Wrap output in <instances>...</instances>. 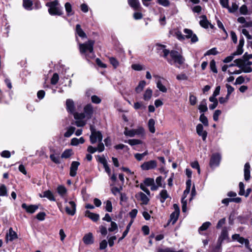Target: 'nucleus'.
<instances>
[{"mask_svg": "<svg viewBox=\"0 0 252 252\" xmlns=\"http://www.w3.org/2000/svg\"><path fill=\"white\" fill-rule=\"evenodd\" d=\"M94 113L92 105L87 104L84 108V113H74V118L76 120L75 125L78 127H83L87 124V120L91 119Z\"/></svg>", "mask_w": 252, "mask_h": 252, "instance_id": "f257e3e1", "label": "nucleus"}, {"mask_svg": "<svg viewBox=\"0 0 252 252\" xmlns=\"http://www.w3.org/2000/svg\"><path fill=\"white\" fill-rule=\"evenodd\" d=\"M94 41L92 40H89L84 43L79 44V48L80 53L85 56L86 59L89 61L90 59H93L94 57Z\"/></svg>", "mask_w": 252, "mask_h": 252, "instance_id": "f03ea898", "label": "nucleus"}, {"mask_svg": "<svg viewBox=\"0 0 252 252\" xmlns=\"http://www.w3.org/2000/svg\"><path fill=\"white\" fill-rule=\"evenodd\" d=\"M236 63V66L241 68L239 70H235L231 71L230 69L227 70V72L229 74H239L242 72L245 73H250L252 72V68L250 66H243L244 62L240 59H236L234 61Z\"/></svg>", "mask_w": 252, "mask_h": 252, "instance_id": "7ed1b4c3", "label": "nucleus"}, {"mask_svg": "<svg viewBox=\"0 0 252 252\" xmlns=\"http://www.w3.org/2000/svg\"><path fill=\"white\" fill-rule=\"evenodd\" d=\"M170 56L173 59V62L172 60H167V61L171 65L173 64V63H177L180 65H182L185 62V60L184 58L176 51H171Z\"/></svg>", "mask_w": 252, "mask_h": 252, "instance_id": "20e7f679", "label": "nucleus"}, {"mask_svg": "<svg viewBox=\"0 0 252 252\" xmlns=\"http://www.w3.org/2000/svg\"><path fill=\"white\" fill-rule=\"evenodd\" d=\"M58 4L59 3L57 0L46 3V6L49 7L48 12L50 15H61L62 14V11L57 7Z\"/></svg>", "mask_w": 252, "mask_h": 252, "instance_id": "39448f33", "label": "nucleus"}, {"mask_svg": "<svg viewBox=\"0 0 252 252\" xmlns=\"http://www.w3.org/2000/svg\"><path fill=\"white\" fill-rule=\"evenodd\" d=\"M91 134L90 135V141L92 144H94L96 142H100L102 140V135L99 131H96L93 126H90Z\"/></svg>", "mask_w": 252, "mask_h": 252, "instance_id": "423d86ee", "label": "nucleus"}, {"mask_svg": "<svg viewBox=\"0 0 252 252\" xmlns=\"http://www.w3.org/2000/svg\"><path fill=\"white\" fill-rule=\"evenodd\" d=\"M65 203H66L65 209L66 213L70 216H73L76 213V205L74 201H69L65 199Z\"/></svg>", "mask_w": 252, "mask_h": 252, "instance_id": "0eeeda50", "label": "nucleus"}, {"mask_svg": "<svg viewBox=\"0 0 252 252\" xmlns=\"http://www.w3.org/2000/svg\"><path fill=\"white\" fill-rule=\"evenodd\" d=\"M173 208L174 211L170 215L169 220L172 224H174L177 221L180 214V208L177 204H174L173 205Z\"/></svg>", "mask_w": 252, "mask_h": 252, "instance_id": "6e6552de", "label": "nucleus"}, {"mask_svg": "<svg viewBox=\"0 0 252 252\" xmlns=\"http://www.w3.org/2000/svg\"><path fill=\"white\" fill-rule=\"evenodd\" d=\"M221 156L219 153H215L212 155L210 160V165L211 167L218 166L220 163Z\"/></svg>", "mask_w": 252, "mask_h": 252, "instance_id": "1a4fd4ad", "label": "nucleus"}, {"mask_svg": "<svg viewBox=\"0 0 252 252\" xmlns=\"http://www.w3.org/2000/svg\"><path fill=\"white\" fill-rule=\"evenodd\" d=\"M157 166V161L154 160L144 162L141 165V168L143 170H149L155 168Z\"/></svg>", "mask_w": 252, "mask_h": 252, "instance_id": "9d476101", "label": "nucleus"}, {"mask_svg": "<svg viewBox=\"0 0 252 252\" xmlns=\"http://www.w3.org/2000/svg\"><path fill=\"white\" fill-rule=\"evenodd\" d=\"M184 33L186 34V37L187 38H191V41L192 43H195L198 41V37L195 34H193L191 30L188 29H185L184 30Z\"/></svg>", "mask_w": 252, "mask_h": 252, "instance_id": "9b49d317", "label": "nucleus"}, {"mask_svg": "<svg viewBox=\"0 0 252 252\" xmlns=\"http://www.w3.org/2000/svg\"><path fill=\"white\" fill-rule=\"evenodd\" d=\"M18 238V235L16 232H15L12 227L9 228L8 232L6 234V241L8 242V241H12Z\"/></svg>", "mask_w": 252, "mask_h": 252, "instance_id": "f8f14e48", "label": "nucleus"}, {"mask_svg": "<svg viewBox=\"0 0 252 252\" xmlns=\"http://www.w3.org/2000/svg\"><path fill=\"white\" fill-rule=\"evenodd\" d=\"M199 18L200 19L199 24L202 27L207 29L210 26L211 28H213V26L209 22L205 15H202Z\"/></svg>", "mask_w": 252, "mask_h": 252, "instance_id": "ddd939ff", "label": "nucleus"}, {"mask_svg": "<svg viewBox=\"0 0 252 252\" xmlns=\"http://www.w3.org/2000/svg\"><path fill=\"white\" fill-rule=\"evenodd\" d=\"M80 165V162L78 161H72L71 166L70 167V172L69 175L71 177H74L77 174V171L78 168V166Z\"/></svg>", "mask_w": 252, "mask_h": 252, "instance_id": "4468645a", "label": "nucleus"}, {"mask_svg": "<svg viewBox=\"0 0 252 252\" xmlns=\"http://www.w3.org/2000/svg\"><path fill=\"white\" fill-rule=\"evenodd\" d=\"M196 132L200 136L202 137V140L203 141L206 140L207 135V132L206 131L203 130V126L201 124H199L197 125Z\"/></svg>", "mask_w": 252, "mask_h": 252, "instance_id": "2eb2a0df", "label": "nucleus"}, {"mask_svg": "<svg viewBox=\"0 0 252 252\" xmlns=\"http://www.w3.org/2000/svg\"><path fill=\"white\" fill-rule=\"evenodd\" d=\"M22 207L25 209L28 213L31 214L33 213L38 208V207L37 205H27L26 203L22 204Z\"/></svg>", "mask_w": 252, "mask_h": 252, "instance_id": "dca6fc26", "label": "nucleus"}, {"mask_svg": "<svg viewBox=\"0 0 252 252\" xmlns=\"http://www.w3.org/2000/svg\"><path fill=\"white\" fill-rule=\"evenodd\" d=\"M66 109L70 113H74L75 108L73 101L71 99H67L66 101Z\"/></svg>", "mask_w": 252, "mask_h": 252, "instance_id": "f3484780", "label": "nucleus"}, {"mask_svg": "<svg viewBox=\"0 0 252 252\" xmlns=\"http://www.w3.org/2000/svg\"><path fill=\"white\" fill-rule=\"evenodd\" d=\"M85 216L90 218L94 221H96L99 220V216L97 214L91 212L90 211L87 210L85 213Z\"/></svg>", "mask_w": 252, "mask_h": 252, "instance_id": "a211bd4d", "label": "nucleus"}, {"mask_svg": "<svg viewBox=\"0 0 252 252\" xmlns=\"http://www.w3.org/2000/svg\"><path fill=\"white\" fill-rule=\"evenodd\" d=\"M250 165L249 163L247 162L245 163L244 165V178L246 181H248L250 180L251 177L250 174Z\"/></svg>", "mask_w": 252, "mask_h": 252, "instance_id": "6ab92c4d", "label": "nucleus"}, {"mask_svg": "<svg viewBox=\"0 0 252 252\" xmlns=\"http://www.w3.org/2000/svg\"><path fill=\"white\" fill-rule=\"evenodd\" d=\"M136 197L140 199L144 204H147L149 201V199L147 196L142 192H140L137 193Z\"/></svg>", "mask_w": 252, "mask_h": 252, "instance_id": "aec40b11", "label": "nucleus"}, {"mask_svg": "<svg viewBox=\"0 0 252 252\" xmlns=\"http://www.w3.org/2000/svg\"><path fill=\"white\" fill-rule=\"evenodd\" d=\"M128 4L134 10H139L141 7L138 0H127Z\"/></svg>", "mask_w": 252, "mask_h": 252, "instance_id": "412c9836", "label": "nucleus"}, {"mask_svg": "<svg viewBox=\"0 0 252 252\" xmlns=\"http://www.w3.org/2000/svg\"><path fill=\"white\" fill-rule=\"evenodd\" d=\"M83 242L87 245H90L93 243V236L92 233H89L84 236L83 238Z\"/></svg>", "mask_w": 252, "mask_h": 252, "instance_id": "4be33fe9", "label": "nucleus"}, {"mask_svg": "<svg viewBox=\"0 0 252 252\" xmlns=\"http://www.w3.org/2000/svg\"><path fill=\"white\" fill-rule=\"evenodd\" d=\"M39 196L40 197H46L50 201H55L56 200L53 194L49 190L45 191L43 192V195H42L41 194H40Z\"/></svg>", "mask_w": 252, "mask_h": 252, "instance_id": "5701e85b", "label": "nucleus"}, {"mask_svg": "<svg viewBox=\"0 0 252 252\" xmlns=\"http://www.w3.org/2000/svg\"><path fill=\"white\" fill-rule=\"evenodd\" d=\"M241 244H245L246 248L251 252H252V249L250 247V242L248 239H245L244 237H240L238 241Z\"/></svg>", "mask_w": 252, "mask_h": 252, "instance_id": "b1692460", "label": "nucleus"}, {"mask_svg": "<svg viewBox=\"0 0 252 252\" xmlns=\"http://www.w3.org/2000/svg\"><path fill=\"white\" fill-rule=\"evenodd\" d=\"M198 109L201 113H204L207 111L208 108L207 106V102L206 99H203L200 102V103L198 106Z\"/></svg>", "mask_w": 252, "mask_h": 252, "instance_id": "393cba45", "label": "nucleus"}, {"mask_svg": "<svg viewBox=\"0 0 252 252\" xmlns=\"http://www.w3.org/2000/svg\"><path fill=\"white\" fill-rule=\"evenodd\" d=\"M228 236V231L226 227L223 228L220 235L219 238V241H220L221 242L224 240L227 239Z\"/></svg>", "mask_w": 252, "mask_h": 252, "instance_id": "a878e982", "label": "nucleus"}, {"mask_svg": "<svg viewBox=\"0 0 252 252\" xmlns=\"http://www.w3.org/2000/svg\"><path fill=\"white\" fill-rule=\"evenodd\" d=\"M155 125V121L153 119H150L148 121V126L149 131L152 133H155L156 131Z\"/></svg>", "mask_w": 252, "mask_h": 252, "instance_id": "bb28decb", "label": "nucleus"}, {"mask_svg": "<svg viewBox=\"0 0 252 252\" xmlns=\"http://www.w3.org/2000/svg\"><path fill=\"white\" fill-rule=\"evenodd\" d=\"M76 32L80 37L82 38L87 37L86 34L81 29V26L79 24H77L76 26Z\"/></svg>", "mask_w": 252, "mask_h": 252, "instance_id": "cd10ccee", "label": "nucleus"}, {"mask_svg": "<svg viewBox=\"0 0 252 252\" xmlns=\"http://www.w3.org/2000/svg\"><path fill=\"white\" fill-rule=\"evenodd\" d=\"M152 90L150 88H148L144 93L143 95V99L146 101L149 100L152 96Z\"/></svg>", "mask_w": 252, "mask_h": 252, "instance_id": "c85d7f7f", "label": "nucleus"}, {"mask_svg": "<svg viewBox=\"0 0 252 252\" xmlns=\"http://www.w3.org/2000/svg\"><path fill=\"white\" fill-rule=\"evenodd\" d=\"M73 155V152L72 149H66L65 150L61 155L62 158H70Z\"/></svg>", "mask_w": 252, "mask_h": 252, "instance_id": "c756f323", "label": "nucleus"}, {"mask_svg": "<svg viewBox=\"0 0 252 252\" xmlns=\"http://www.w3.org/2000/svg\"><path fill=\"white\" fill-rule=\"evenodd\" d=\"M146 82L144 80L141 81L139 83L138 85L135 88V91L137 93H140L141 92L144 88L145 87L146 85Z\"/></svg>", "mask_w": 252, "mask_h": 252, "instance_id": "7c9ffc66", "label": "nucleus"}, {"mask_svg": "<svg viewBox=\"0 0 252 252\" xmlns=\"http://www.w3.org/2000/svg\"><path fill=\"white\" fill-rule=\"evenodd\" d=\"M124 133L126 136L131 137H134L136 135L134 129H128V128L126 127L125 128Z\"/></svg>", "mask_w": 252, "mask_h": 252, "instance_id": "2f4dec72", "label": "nucleus"}, {"mask_svg": "<svg viewBox=\"0 0 252 252\" xmlns=\"http://www.w3.org/2000/svg\"><path fill=\"white\" fill-rule=\"evenodd\" d=\"M64 7L68 16L72 15L74 14L72 12L71 4L69 2L65 3Z\"/></svg>", "mask_w": 252, "mask_h": 252, "instance_id": "473e14b6", "label": "nucleus"}, {"mask_svg": "<svg viewBox=\"0 0 252 252\" xmlns=\"http://www.w3.org/2000/svg\"><path fill=\"white\" fill-rule=\"evenodd\" d=\"M125 142L128 143L131 146L141 144L142 143V141L141 140L136 139H129L128 141L126 140L125 141Z\"/></svg>", "mask_w": 252, "mask_h": 252, "instance_id": "72a5a7b5", "label": "nucleus"}, {"mask_svg": "<svg viewBox=\"0 0 252 252\" xmlns=\"http://www.w3.org/2000/svg\"><path fill=\"white\" fill-rule=\"evenodd\" d=\"M160 196L161 197L160 201L161 203H163L165 200L169 197V195L166 190L163 189L160 192Z\"/></svg>", "mask_w": 252, "mask_h": 252, "instance_id": "f704fd0d", "label": "nucleus"}, {"mask_svg": "<svg viewBox=\"0 0 252 252\" xmlns=\"http://www.w3.org/2000/svg\"><path fill=\"white\" fill-rule=\"evenodd\" d=\"M220 3L222 7L227 8L229 12H232L229 6V0H220Z\"/></svg>", "mask_w": 252, "mask_h": 252, "instance_id": "c9c22d12", "label": "nucleus"}, {"mask_svg": "<svg viewBox=\"0 0 252 252\" xmlns=\"http://www.w3.org/2000/svg\"><path fill=\"white\" fill-rule=\"evenodd\" d=\"M50 158L56 164H60L61 163L60 157L55 154H51L50 155Z\"/></svg>", "mask_w": 252, "mask_h": 252, "instance_id": "e433bc0d", "label": "nucleus"}, {"mask_svg": "<svg viewBox=\"0 0 252 252\" xmlns=\"http://www.w3.org/2000/svg\"><path fill=\"white\" fill-rule=\"evenodd\" d=\"M32 5V0H23V6L27 10H31V7Z\"/></svg>", "mask_w": 252, "mask_h": 252, "instance_id": "4c0bfd02", "label": "nucleus"}, {"mask_svg": "<svg viewBox=\"0 0 252 252\" xmlns=\"http://www.w3.org/2000/svg\"><path fill=\"white\" fill-rule=\"evenodd\" d=\"M75 127L73 126H70L68 128L67 131L64 134V136L65 137H70L75 131Z\"/></svg>", "mask_w": 252, "mask_h": 252, "instance_id": "58836bf2", "label": "nucleus"}, {"mask_svg": "<svg viewBox=\"0 0 252 252\" xmlns=\"http://www.w3.org/2000/svg\"><path fill=\"white\" fill-rule=\"evenodd\" d=\"M66 191V188L63 186H60L57 188V191L61 196H63Z\"/></svg>", "mask_w": 252, "mask_h": 252, "instance_id": "ea45409f", "label": "nucleus"}, {"mask_svg": "<svg viewBox=\"0 0 252 252\" xmlns=\"http://www.w3.org/2000/svg\"><path fill=\"white\" fill-rule=\"evenodd\" d=\"M157 87L159 90L163 93H166L167 92V89L161 83L160 81H158L157 82Z\"/></svg>", "mask_w": 252, "mask_h": 252, "instance_id": "a19ab883", "label": "nucleus"}, {"mask_svg": "<svg viewBox=\"0 0 252 252\" xmlns=\"http://www.w3.org/2000/svg\"><path fill=\"white\" fill-rule=\"evenodd\" d=\"M135 134L139 136H144L145 135V130L142 127H139L137 129H134Z\"/></svg>", "mask_w": 252, "mask_h": 252, "instance_id": "79ce46f5", "label": "nucleus"}, {"mask_svg": "<svg viewBox=\"0 0 252 252\" xmlns=\"http://www.w3.org/2000/svg\"><path fill=\"white\" fill-rule=\"evenodd\" d=\"M218 52L216 48H213L209 50H208L206 53L204 54V56H209V55H216L218 54Z\"/></svg>", "mask_w": 252, "mask_h": 252, "instance_id": "37998d69", "label": "nucleus"}, {"mask_svg": "<svg viewBox=\"0 0 252 252\" xmlns=\"http://www.w3.org/2000/svg\"><path fill=\"white\" fill-rule=\"evenodd\" d=\"M210 67L211 70L215 73H217L218 72L217 69L216 68V62L215 60H212L211 61L210 63Z\"/></svg>", "mask_w": 252, "mask_h": 252, "instance_id": "c03bdc74", "label": "nucleus"}, {"mask_svg": "<svg viewBox=\"0 0 252 252\" xmlns=\"http://www.w3.org/2000/svg\"><path fill=\"white\" fill-rule=\"evenodd\" d=\"M109 61L115 68H117L119 65V62L114 57L109 58Z\"/></svg>", "mask_w": 252, "mask_h": 252, "instance_id": "a18cd8bd", "label": "nucleus"}, {"mask_svg": "<svg viewBox=\"0 0 252 252\" xmlns=\"http://www.w3.org/2000/svg\"><path fill=\"white\" fill-rule=\"evenodd\" d=\"M199 120L204 125V126H208V121L207 118L205 116V115L203 113L200 115Z\"/></svg>", "mask_w": 252, "mask_h": 252, "instance_id": "49530a36", "label": "nucleus"}, {"mask_svg": "<svg viewBox=\"0 0 252 252\" xmlns=\"http://www.w3.org/2000/svg\"><path fill=\"white\" fill-rule=\"evenodd\" d=\"M157 252H183V251L181 250L179 251H175L171 248H166L165 249H159Z\"/></svg>", "mask_w": 252, "mask_h": 252, "instance_id": "de8ad7c7", "label": "nucleus"}, {"mask_svg": "<svg viewBox=\"0 0 252 252\" xmlns=\"http://www.w3.org/2000/svg\"><path fill=\"white\" fill-rule=\"evenodd\" d=\"M59 79V75L57 73H55L53 74L51 79V83L52 85H56Z\"/></svg>", "mask_w": 252, "mask_h": 252, "instance_id": "09e8293b", "label": "nucleus"}, {"mask_svg": "<svg viewBox=\"0 0 252 252\" xmlns=\"http://www.w3.org/2000/svg\"><path fill=\"white\" fill-rule=\"evenodd\" d=\"M211 223L209 221H207L202 224V225L199 227V231H204L208 229V228L211 225Z\"/></svg>", "mask_w": 252, "mask_h": 252, "instance_id": "8fccbe9b", "label": "nucleus"}, {"mask_svg": "<svg viewBox=\"0 0 252 252\" xmlns=\"http://www.w3.org/2000/svg\"><path fill=\"white\" fill-rule=\"evenodd\" d=\"M105 210L108 212H111L112 211V203L110 200H107L105 202Z\"/></svg>", "mask_w": 252, "mask_h": 252, "instance_id": "3c124183", "label": "nucleus"}, {"mask_svg": "<svg viewBox=\"0 0 252 252\" xmlns=\"http://www.w3.org/2000/svg\"><path fill=\"white\" fill-rule=\"evenodd\" d=\"M7 195V189L4 185H2L0 187V196Z\"/></svg>", "mask_w": 252, "mask_h": 252, "instance_id": "603ef678", "label": "nucleus"}, {"mask_svg": "<svg viewBox=\"0 0 252 252\" xmlns=\"http://www.w3.org/2000/svg\"><path fill=\"white\" fill-rule=\"evenodd\" d=\"M186 196H183L181 200V203L182 205V211L183 212H186L187 211V200H185Z\"/></svg>", "mask_w": 252, "mask_h": 252, "instance_id": "864d4df0", "label": "nucleus"}, {"mask_svg": "<svg viewBox=\"0 0 252 252\" xmlns=\"http://www.w3.org/2000/svg\"><path fill=\"white\" fill-rule=\"evenodd\" d=\"M239 194L240 195H244L245 194V186L243 183L240 182L239 184Z\"/></svg>", "mask_w": 252, "mask_h": 252, "instance_id": "5fc2aeb1", "label": "nucleus"}, {"mask_svg": "<svg viewBox=\"0 0 252 252\" xmlns=\"http://www.w3.org/2000/svg\"><path fill=\"white\" fill-rule=\"evenodd\" d=\"M157 2L164 7L168 6L170 4V2L168 0H157Z\"/></svg>", "mask_w": 252, "mask_h": 252, "instance_id": "6e6d98bb", "label": "nucleus"}, {"mask_svg": "<svg viewBox=\"0 0 252 252\" xmlns=\"http://www.w3.org/2000/svg\"><path fill=\"white\" fill-rule=\"evenodd\" d=\"M111 222V227L108 228V231L110 232L114 231L118 229V226L117 223L114 221H110Z\"/></svg>", "mask_w": 252, "mask_h": 252, "instance_id": "4d7b16f0", "label": "nucleus"}, {"mask_svg": "<svg viewBox=\"0 0 252 252\" xmlns=\"http://www.w3.org/2000/svg\"><path fill=\"white\" fill-rule=\"evenodd\" d=\"M235 56V54L234 53H232L230 56L226 57L223 61V63H228L232 61L233 59L234 58V57Z\"/></svg>", "mask_w": 252, "mask_h": 252, "instance_id": "13d9d810", "label": "nucleus"}, {"mask_svg": "<svg viewBox=\"0 0 252 252\" xmlns=\"http://www.w3.org/2000/svg\"><path fill=\"white\" fill-rule=\"evenodd\" d=\"M154 183V180L152 178H148L144 180V184L147 186H151Z\"/></svg>", "mask_w": 252, "mask_h": 252, "instance_id": "bf43d9fd", "label": "nucleus"}, {"mask_svg": "<svg viewBox=\"0 0 252 252\" xmlns=\"http://www.w3.org/2000/svg\"><path fill=\"white\" fill-rule=\"evenodd\" d=\"M221 111L220 110H217L215 111L213 115V120L215 121H218L219 120V117L221 114Z\"/></svg>", "mask_w": 252, "mask_h": 252, "instance_id": "052dcab7", "label": "nucleus"}, {"mask_svg": "<svg viewBox=\"0 0 252 252\" xmlns=\"http://www.w3.org/2000/svg\"><path fill=\"white\" fill-rule=\"evenodd\" d=\"M225 218H222L219 220L216 226L217 228L220 229V228H221L222 226V225L225 223Z\"/></svg>", "mask_w": 252, "mask_h": 252, "instance_id": "680f3d73", "label": "nucleus"}, {"mask_svg": "<svg viewBox=\"0 0 252 252\" xmlns=\"http://www.w3.org/2000/svg\"><path fill=\"white\" fill-rule=\"evenodd\" d=\"M190 104L191 105H194L197 101V98L196 96L190 94L189 98Z\"/></svg>", "mask_w": 252, "mask_h": 252, "instance_id": "e2e57ef3", "label": "nucleus"}, {"mask_svg": "<svg viewBox=\"0 0 252 252\" xmlns=\"http://www.w3.org/2000/svg\"><path fill=\"white\" fill-rule=\"evenodd\" d=\"M225 86H226V88H227V95L229 96L230 94L234 91V89L233 87H232L231 85H230L228 84H226L225 85Z\"/></svg>", "mask_w": 252, "mask_h": 252, "instance_id": "0e129e2a", "label": "nucleus"}, {"mask_svg": "<svg viewBox=\"0 0 252 252\" xmlns=\"http://www.w3.org/2000/svg\"><path fill=\"white\" fill-rule=\"evenodd\" d=\"M240 12L241 14L246 15L248 13V8L246 5H243L240 8Z\"/></svg>", "mask_w": 252, "mask_h": 252, "instance_id": "69168bd1", "label": "nucleus"}, {"mask_svg": "<svg viewBox=\"0 0 252 252\" xmlns=\"http://www.w3.org/2000/svg\"><path fill=\"white\" fill-rule=\"evenodd\" d=\"M92 101L96 104H99L101 102V99L96 95H93L91 97Z\"/></svg>", "mask_w": 252, "mask_h": 252, "instance_id": "338daca9", "label": "nucleus"}, {"mask_svg": "<svg viewBox=\"0 0 252 252\" xmlns=\"http://www.w3.org/2000/svg\"><path fill=\"white\" fill-rule=\"evenodd\" d=\"M176 78L178 80H187L188 76L185 73H181L177 75Z\"/></svg>", "mask_w": 252, "mask_h": 252, "instance_id": "774afa93", "label": "nucleus"}]
</instances>
